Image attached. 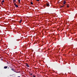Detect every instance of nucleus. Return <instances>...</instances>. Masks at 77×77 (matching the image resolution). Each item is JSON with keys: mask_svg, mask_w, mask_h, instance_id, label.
<instances>
[{"mask_svg": "<svg viewBox=\"0 0 77 77\" xmlns=\"http://www.w3.org/2000/svg\"><path fill=\"white\" fill-rule=\"evenodd\" d=\"M66 3V1H64L63 2V5H65Z\"/></svg>", "mask_w": 77, "mask_h": 77, "instance_id": "obj_5", "label": "nucleus"}, {"mask_svg": "<svg viewBox=\"0 0 77 77\" xmlns=\"http://www.w3.org/2000/svg\"><path fill=\"white\" fill-rule=\"evenodd\" d=\"M22 21V20H20V21H19L20 24V23H21Z\"/></svg>", "mask_w": 77, "mask_h": 77, "instance_id": "obj_7", "label": "nucleus"}, {"mask_svg": "<svg viewBox=\"0 0 77 77\" xmlns=\"http://www.w3.org/2000/svg\"><path fill=\"white\" fill-rule=\"evenodd\" d=\"M9 67H8V69H9Z\"/></svg>", "mask_w": 77, "mask_h": 77, "instance_id": "obj_20", "label": "nucleus"}, {"mask_svg": "<svg viewBox=\"0 0 77 77\" xmlns=\"http://www.w3.org/2000/svg\"><path fill=\"white\" fill-rule=\"evenodd\" d=\"M5 2V1L4 0H3L2 1V3H3V2Z\"/></svg>", "mask_w": 77, "mask_h": 77, "instance_id": "obj_13", "label": "nucleus"}, {"mask_svg": "<svg viewBox=\"0 0 77 77\" xmlns=\"http://www.w3.org/2000/svg\"><path fill=\"white\" fill-rule=\"evenodd\" d=\"M14 3H15L16 2V0H13Z\"/></svg>", "mask_w": 77, "mask_h": 77, "instance_id": "obj_6", "label": "nucleus"}, {"mask_svg": "<svg viewBox=\"0 0 77 77\" xmlns=\"http://www.w3.org/2000/svg\"><path fill=\"white\" fill-rule=\"evenodd\" d=\"M46 6H47V7H49V6H50V5L49 4V3L48 2L46 4Z\"/></svg>", "mask_w": 77, "mask_h": 77, "instance_id": "obj_1", "label": "nucleus"}, {"mask_svg": "<svg viewBox=\"0 0 77 77\" xmlns=\"http://www.w3.org/2000/svg\"><path fill=\"white\" fill-rule=\"evenodd\" d=\"M33 4V2H31V5H32Z\"/></svg>", "mask_w": 77, "mask_h": 77, "instance_id": "obj_14", "label": "nucleus"}, {"mask_svg": "<svg viewBox=\"0 0 77 77\" xmlns=\"http://www.w3.org/2000/svg\"><path fill=\"white\" fill-rule=\"evenodd\" d=\"M64 6V5H63V6H62L61 8H63V7Z\"/></svg>", "mask_w": 77, "mask_h": 77, "instance_id": "obj_16", "label": "nucleus"}, {"mask_svg": "<svg viewBox=\"0 0 77 77\" xmlns=\"http://www.w3.org/2000/svg\"><path fill=\"white\" fill-rule=\"evenodd\" d=\"M36 1H37V2H39V0H36Z\"/></svg>", "mask_w": 77, "mask_h": 77, "instance_id": "obj_18", "label": "nucleus"}, {"mask_svg": "<svg viewBox=\"0 0 77 77\" xmlns=\"http://www.w3.org/2000/svg\"><path fill=\"white\" fill-rule=\"evenodd\" d=\"M11 70H12V71H14V72H15V71H14L15 69H14L12 68L11 69Z\"/></svg>", "mask_w": 77, "mask_h": 77, "instance_id": "obj_3", "label": "nucleus"}, {"mask_svg": "<svg viewBox=\"0 0 77 77\" xmlns=\"http://www.w3.org/2000/svg\"><path fill=\"white\" fill-rule=\"evenodd\" d=\"M29 74L30 75H33L32 74V73H29Z\"/></svg>", "mask_w": 77, "mask_h": 77, "instance_id": "obj_9", "label": "nucleus"}, {"mask_svg": "<svg viewBox=\"0 0 77 77\" xmlns=\"http://www.w3.org/2000/svg\"><path fill=\"white\" fill-rule=\"evenodd\" d=\"M67 8H69V6L67 5Z\"/></svg>", "mask_w": 77, "mask_h": 77, "instance_id": "obj_17", "label": "nucleus"}, {"mask_svg": "<svg viewBox=\"0 0 77 77\" xmlns=\"http://www.w3.org/2000/svg\"><path fill=\"white\" fill-rule=\"evenodd\" d=\"M16 6V8H18V5H16V6Z\"/></svg>", "mask_w": 77, "mask_h": 77, "instance_id": "obj_10", "label": "nucleus"}, {"mask_svg": "<svg viewBox=\"0 0 77 77\" xmlns=\"http://www.w3.org/2000/svg\"><path fill=\"white\" fill-rule=\"evenodd\" d=\"M14 6H15L17 5V4H16V3H14Z\"/></svg>", "mask_w": 77, "mask_h": 77, "instance_id": "obj_12", "label": "nucleus"}, {"mask_svg": "<svg viewBox=\"0 0 77 77\" xmlns=\"http://www.w3.org/2000/svg\"><path fill=\"white\" fill-rule=\"evenodd\" d=\"M32 76L33 77H36V76L35 75H32Z\"/></svg>", "mask_w": 77, "mask_h": 77, "instance_id": "obj_8", "label": "nucleus"}, {"mask_svg": "<svg viewBox=\"0 0 77 77\" xmlns=\"http://www.w3.org/2000/svg\"><path fill=\"white\" fill-rule=\"evenodd\" d=\"M26 66L27 67H29V65L27 63H26Z\"/></svg>", "mask_w": 77, "mask_h": 77, "instance_id": "obj_2", "label": "nucleus"}, {"mask_svg": "<svg viewBox=\"0 0 77 77\" xmlns=\"http://www.w3.org/2000/svg\"><path fill=\"white\" fill-rule=\"evenodd\" d=\"M1 4H2V5H3V2H1Z\"/></svg>", "mask_w": 77, "mask_h": 77, "instance_id": "obj_19", "label": "nucleus"}, {"mask_svg": "<svg viewBox=\"0 0 77 77\" xmlns=\"http://www.w3.org/2000/svg\"><path fill=\"white\" fill-rule=\"evenodd\" d=\"M8 68V66H5L4 67V68L5 69H7V68Z\"/></svg>", "mask_w": 77, "mask_h": 77, "instance_id": "obj_4", "label": "nucleus"}, {"mask_svg": "<svg viewBox=\"0 0 77 77\" xmlns=\"http://www.w3.org/2000/svg\"><path fill=\"white\" fill-rule=\"evenodd\" d=\"M75 16L76 17H77V14H76L75 15Z\"/></svg>", "mask_w": 77, "mask_h": 77, "instance_id": "obj_15", "label": "nucleus"}, {"mask_svg": "<svg viewBox=\"0 0 77 77\" xmlns=\"http://www.w3.org/2000/svg\"><path fill=\"white\" fill-rule=\"evenodd\" d=\"M18 2L19 4H20V0H18Z\"/></svg>", "mask_w": 77, "mask_h": 77, "instance_id": "obj_11", "label": "nucleus"}]
</instances>
